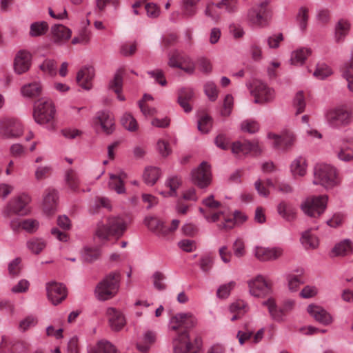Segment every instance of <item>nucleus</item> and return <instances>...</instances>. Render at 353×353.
<instances>
[{
	"mask_svg": "<svg viewBox=\"0 0 353 353\" xmlns=\"http://www.w3.org/2000/svg\"><path fill=\"white\" fill-rule=\"evenodd\" d=\"M46 291L48 299L54 305H57L67 296V290L62 283L54 281L46 283Z\"/></svg>",
	"mask_w": 353,
	"mask_h": 353,
	"instance_id": "dca6fc26",
	"label": "nucleus"
},
{
	"mask_svg": "<svg viewBox=\"0 0 353 353\" xmlns=\"http://www.w3.org/2000/svg\"><path fill=\"white\" fill-rule=\"evenodd\" d=\"M100 207H103L107 209H111L110 201L108 198L105 197H97L93 204H91V209L92 213L97 212V209Z\"/></svg>",
	"mask_w": 353,
	"mask_h": 353,
	"instance_id": "338daca9",
	"label": "nucleus"
},
{
	"mask_svg": "<svg viewBox=\"0 0 353 353\" xmlns=\"http://www.w3.org/2000/svg\"><path fill=\"white\" fill-rule=\"evenodd\" d=\"M204 92L210 101H215L219 95L216 85L213 81H207L203 86Z\"/></svg>",
	"mask_w": 353,
	"mask_h": 353,
	"instance_id": "13d9d810",
	"label": "nucleus"
},
{
	"mask_svg": "<svg viewBox=\"0 0 353 353\" xmlns=\"http://www.w3.org/2000/svg\"><path fill=\"white\" fill-rule=\"evenodd\" d=\"M301 243L306 250H314L318 248L319 244V239L313 233L312 229L307 230L302 233Z\"/></svg>",
	"mask_w": 353,
	"mask_h": 353,
	"instance_id": "7c9ffc66",
	"label": "nucleus"
},
{
	"mask_svg": "<svg viewBox=\"0 0 353 353\" xmlns=\"http://www.w3.org/2000/svg\"><path fill=\"white\" fill-rule=\"evenodd\" d=\"M324 117L327 125L336 129L345 127L351 121V113L343 106L328 108L325 112Z\"/></svg>",
	"mask_w": 353,
	"mask_h": 353,
	"instance_id": "0eeeda50",
	"label": "nucleus"
},
{
	"mask_svg": "<svg viewBox=\"0 0 353 353\" xmlns=\"http://www.w3.org/2000/svg\"><path fill=\"white\" fill-rule=\"evenodd\" d=\"M93 353H120L115 346L107 340L99 341L93 350Z\"/></svg>",
	"mask_w": 353,
	"mask_h": 353,
	"instance_id": "a18cd8bd",
	"label": "nucleus"
},
{
	"mask_svg": "<svg viewBox=\"0 0 353 353\" xmlns=\"http://www.w3.org/2000/svg\"><path fill=\"white\" fill-rule=\"evenodd\" d=\"M181 184V181L177 176H171L167 179L165 182V186L170 189L169 191H162L160 192L164 196H173L176 195V190Z\"/></svg>",
	"mask_w": 353,
	"mask_h": 353,
	"instance_id": "ea45409f",
	"label": "nucleus"
},
{
	"mask_svg": "<svg viewBox=\"0 0 353 353\" xmlns=\"http://www.w3.org/2000/svg\"><path fill=\"white\" fill-rule=\"evenodd\" d=\"M108 186L111 190H114L117 194H124L125 192V188L124 183L121 180V177H117L116 174H110V181L108 182Z\"/></svg>",
	"mask_w": 353,
	"mask_h": 353,
	"instance_id": "3c124183",
	"label": "nucleus"
},
{
	"mask_svg": "<svg viewBox=\"0 0 353 353\" xmlns=\"http://www.w3.org/2000/svg\"><path fill=\"white\" fill-rule=\"evenodd\" d=\"M168 64L170 67L181 68L188 73H192L194 70V64L191 59L178 52L170 57Z\"/></svg>",
	"mask_w": 353,
	"mask_h": 353,
	"instance_id": "6ab92c4d",
	"label": "nucleus"
},
{
	"mask_svg": "<svg viewBox=\"0 0 353 353\" xmlns=\"http://www.w3.org/2000/svg\"><path fill=\"white\" fill-rule=\"evenodd\" d=\"M43 92V85L40 81L28 83L21 86L20 93L24 98L35 99L39 97Z\"/></svg>",
	"mask_w": 353,
	"mask_h": 353,
	"instance_id": "bb28decb",
	"label": "nucleus"
},
{
	"mask_svg": "<svg viewBox=\"0 0 353 353\" xmlns=\"http://www.w3.org/2000/svg\"><path fill=\"white\" fill-rule=\"evenodd\" d=\"M202 204L205 208L200 207L199 210L208 222H217L220 220L221 216H223L222 211H216L221 207V203L214 199V195L211 194L203 199Z\"/></svg>",
	"mask_w": 353,
	"mask_h": 353,
	"instance_id": "9d476101",
	"label": "nucleus"
},
{
	"mask_svg": "<svg viewBox=\"0 0 353 353\" xmlns=\"http://www.w3.org/2000/svg\"><path fill=\"white\" fill-rule=\"evenodd\" d=\"M268 3L261 2L252 6L248 12L249 24L256 28H263L268 24Z\"/></svg>",
	"mask_w": 353,
	"mask_h": 353,
	"instance_id": "1a4fd4ad",
	"label": "nucleus"
},
{
	"mask_svg": "<svg viewBox=\"0 0 353 353\" xmlns=\"http://www.w3.org/2000/svg\"><path fill=\"white\" fill-rule=\"evenodd\" d=\"M250 94L254 97V103L264 104L272 101L275 97L274 90L265 83L254 81L250 88Z\"/></svg>",
	"mask_w": 353,
	"mask_h": 353,
	"instance_id": "9b49d317",
	"label": "nucleus"
},
{
	"mask_svg": "<svg viewBox=\"0 0 353 353\" xmlns=\"http://www.w3.org/2000/svg\"><path fill=\"white\" fill-rule=\"evenodd\" d=\"M222 12L233 14L238 12L239 8V0H221L218 2Z\"/></svg>",
	"mask_w": 353,
	"mask_h": 353,
	"instance_id": "8fccbe9b",
	"label": "nucleus"
},
{
	"mask_svg": "<svg viewBox=\"0 0 353 353\" xmlns=\"http://www.w3.org/2000/svg\"><path fill=\"white\" fill-rule=\"evenodd\" d=\"M312 54L310 48H301L292 52L290 61L292 65H301Z\"/></svg>",
	"mask_w": 353,
	"mask_h": 353,
	"instance_id": "f704fd0d",
	"label": "nucleus"
},
{
	"mask_svg": "<svg viewBox=\"0 0 353 353\" xmlns=\"http://www.w3.org/2000/svg\"><path fill=\"white\" fill-rule=\"evenodd\" d=\"M39 69L46 74L54 76L57 72V65L54 60L46 59L39 65Z\"/></svg>",
	"mask_w": 353,
	"mask_h": 353,
	"instance_id": "6e6d98bb",
	"label": "nucleus"
},
{
	"mask_svg": "<svg viewBox=\"0 0 353 353\" xmlns=\"http://www.w3.org/2000/svg\"><path fill=\"white\" fill-rule=\"evenodd\" d=\"M296 19L299 22L300 28L303 30L307 26L308 20V9L305 7H301L299 10Z\"/></svg>",
	"mask_w": 353,
	"mask_h": 353,
	"instance_id": "774afa93",
	"label": "nucleus"
},
{
	"mask_svg": "<svg viewBox=\"0 0 353 353\" xmlns=\"http://www.w3.org/2000/svg\"><path fill=\"white\" fill-rule=\"evenodd\" d=\"M65 185L72 191L77 192L79 190L80 179L78 174L72 169L65 171L64 176Z\"/></svg>",
	"mask_w": 353,
	"mask_h": 353,
	"instance_id": "72a5a7b5",
	"label": "nucleus"
},
{
	"mask_svg": "<svg viewBox=\"0 0 353 353\" xmlns=\"http://www.w3.org/2000/svg\"><path fill=\"white\" fill-rule=\"evenodd\" d=\"M259 129V123L254 120H245L241 123V130L243 132L253 134L256 132Z\"/></svg>",
	"mask_w": 353,
	"mask_h": 353,
	"instance_id": "680f3d73",
	"label": "nucleus"
},
{
	"mask_svg": "<svg viewBox=\"0 0 353 353\" xmlns=\"http://www.w3.org/2000/svg\"><path fill=\"white\" fill-rule=\"evenodd\" d=\"M128 223L120 216H110L105 221L97 223L94 236L103 243L111 239L118 240L126 231Z\"/></svg>",
	"mask_w": 353,
	"mask_h": 353,
	"instance_id": "f257e3e1",
	"label": "nucleus"
},
{
	"mask_svg": "<svg viewBox=\"0 0 353 353\" xmlns=\"http://www.w3.org/2000/svg\"><path fill=\"white\" fill-rule=\"evenodd\" d=\"M94 70L92 67H84L77 74V82L83 89L89 90L92 87Z\"/></svg>",
	"mask_w": 353,
	"mask_h": 353,
	"instance_id": "a878e982",
	"label": "nucleus"
},
{
	"mask_svg": "<svg viewBox=\"0 0 353 353\" xmlns=\"http://www.w3.org/2000/svg\"><path fill=\"white\" fill-rule=\"evenodd\" d=\"M203 13L207 18L218 23L221 20L222 11L218 2L209 1L205 6Z\"/></svg>",
	"mask_w": 353,
	"mask_h": 353,
	"instance_id": "c756f323",
	"label": "nucleus"
},
{
	"mask_svg": "<svg viewBox=\"0 0 353 353\" xmlns=\"http://www.w3.org/2000/svg\"><path fill=\"white\" fill-rule=\"evenodd\" d=\"M262 305L268 308L269 314L273 321L278 323H282L285 321L286 314L282 307H278L274 299L272 297L268 298L262 302Z\"/></svg>",
	"mask_w": 353,
	"mask_h": 353,
	"instance_id": "393cba45",
	"label": "nucleus"
},
{
	"mask_svg": "<svg viewBox=\"0 0 353 353\" xmlns=\"http://www.w3.org/2000/svg\"><path fill=\"white\" fill-rule=\"evenodd\" d=\"M224 218V222L218 225V227L221 230H230L236 223H242L247 219V216L240 212H235L234 219Z\"/></svg>",
	"mask_w": 353,
	"mask_h": 353,
	"instance_id": "58836bf2",
	"label": "nucleus"
},
{
	"mask_svg": "<svg viewBox=\"0 0 353 353\" xmlns=\"http://www.w3.org/2000/svg\"><path fill=\"white\" fill-rule=\"evenodd\" d=\"M234 105V98L232 94H227L223 100V108L221 110V114L224 117L229 116L232 110Z\"/></svg>",
	"mask_w": 353,
	"mask_h": 353,
	"instance_id": "0e129e2a",
	"label": "nucleus"
},
{
	"mask_svg": "<svg viewBox=\"0 0 353 353\" xmlns=\"http://www.w3.org/2000/svg\"><path fill=\"white\" fill-rule=\"evenodd\" d=\"M288 288L291 292H296L299 286L304 283L301 274L289 273L285 275Z\"/></svg>",
	"mask_w": 353,
	"mask_h": 353,
	"instance_id": "49530a36",
	"label": "nucleus"
},
{
	"mask_svg": "<svg viewBox=\"0 0 353 353\" xmlns=\"http://www.w3.org/2000/svg\"><path fill=\"white\" fill-rule=\"evenodd\" d=\"M192 181L200 188H207L211 183L210 166L205 161L202 162L192 171Z\"/></svg>",
	"mask_w": 353,
	"mask_h": 353,
	"instance_id": "4468645a",
	"label": "nucleus"
},
{
	"mask_svg": "<svg viewBox=\"0 0 353 353\" xmlns=\"http://www.w3.org/2000/svg\"><path fill=\"white\" fill-rule=\"evenodd\" d=\"M28 249L33 254H39L47 245L46 241L42 238L34 237L26 243Z\"/></svg>",
	"mask_w": 353,
	"mask_h": 353,
	"instance_id": "37998d69",
	"label": "nucleus"
},
{
	"mask_svg": "<svg viewBox=\"0 0 353 353\" xmlns=\"http://www.w3.org/2000/svg\"><path fill=\"white\" fill-rule=\"evenodd\" d=\"M48 30V25L46 21H37L30 26L29 34L32 37H39L45 34Z\"/></svg>",
	"mask_w": 353,
	"mask_h": 353,
	"instance_id": "09e8293b",
	"label": "nucleus"
},
{
	"mask_svg": "<svg viewBox=\"0 0 353 353\" xmlns=\"http://www.w3.org/2000/svg\"><path fill=\"white\" fill-rule=\"evenodd\" d=\"M341 179L338 170L327 163H317L314 168V185H321L326 190H331L339 185Z\"/></svg>",
	"mask_w": 353,
	"mask_h": 353,
	"instance_id": "f03ea898",
	"label": "nucleus"
},
{
	"mask_svg": "<svg viewBox=\"0 0 353 353\" xmlns=\"http://www.w3.org/2000/svg\"><path fill=\"white\" fill-rule=\"evenodd\" d=\"M157 335L156 333L153 331L148 330L144 332L142 343H137V348L138 350L142 352H147L150 346L156 341Z\"/></svg>",
	"mask_w": 353,
	"mask_h": 353,
	"instance_id": "a19ab883",
	"label": "nucleus"
},
{
	"mask_svg": "<svg viewBox=\"0 0 353 353\" xmlns=\"http://www.w3.org/2000/svg\"><path fill=\"white\" fill-rule=\"evenodd\" d=\"M121 123L123 127L130 132H135L139 125L135 118L128 112L124 113L121 118Z\"/></svg>",
	"mask_w": 353,
	"mask_h": 353,
	"instance_id": "de8ad7c7",
	"label": "nucleus"
},
{
	"mask_svg": "<svg viewBox=\"0 0 353 353\" xmlns=\"http://www.w3.org/2000/svg\"><path fill=\"white\" fill-rule=\"evenodd\" d=\"M247 283L250 294L254 297H264L271 292V283L262 274L249 279Z\"/></svg>",
	"mask_w": 353,
	"mask_h": 353,
	"instance_id": "f8f14e48",
	"label": "nucleus"
},
{
	"mask_svg": "<svg viewBox=\"0 0 353 353\" xmlns=\"http://www.w3.org/2000/svg\"><path fill=\"white\" fill-rule=\"evenodd\" d=\"M328 196L325 194L310 196L301 203L303 212L311 217H319L323 214L327 208Z\"/></svg>",
	"mask_w": 353,
	"mask_h": 353,
	"instance_id": "6e6552de",
	"label": "nucleus"
},
{
	"mask_svg": "<svg viewBox=\"0 0 353 353\" xmlns=\"http://www.w3.org/2000/svg\"><path fill=\"white\" fill-rule=\"evenodd\" d=\"M342 76L347 81V87L353 92V63L348 62L344 64L341 68Z\"/></svg>",
	"mask_w": 353,
	"mask_h": 353,
	"instance_id": "5fc2aeb1",
	"label": "nucleus"
},
{
	"mask_svg": "<svg viewBox=\"0 0 353 353\" xmlns=\"http://www.w3.org/2000/svg\"><path fill=\"white\" fill-rule=\"evenodd\" d=\"M120 275L117 272H112L105 276L96 286L94 295L102 301L114 297L119 290Z\"/></svg>",
	"mask_w": 353,
	"mask_h": 353,
	"instance_id": "7ed1b4c3",
	"label": "nucleus"
},
{
	"mask_svg": "<svg viewBox=\"0 0 353 353\" xmlns=\"http://www.w3.org/2000/svg\"><path fill=\"white\" fill-rule=\"evenodd\" d=\"M332 73L331 68L323 63L316 65L315 71L313 73L314 77L319 79H324Z\"/></svg>",
	"mask_w": 353,
	"mask_h": 353,
	"instance_id": "052dcab7",
	"label": "nucleus"
},
{
	"mask_svg": "<svg viewBox=\"0 0 353 353\" xmlns=\"http://www.w3.org/2000/svg\"><path fill=\"white\" fill-rule=\"evenodd\" d=\"M248 304L242 299H238L232 302L229 306V310L231 313H237L244 315L249 311Z\"/></svg>",
	"mask_w": 353,
	"mask_h": 353,
	"instance_id": "864d4df0",
	"label": "nucleus"
},
{
	"mask_svg": "<svg viewBox=\"0 0 353 353\" xmlns=\"http://www.w3.org/2000/svg\"><path fill=\"white\" fill-rule=\"evenodd\" d=\"M212 127V119L208 114L202 115L198 120V130L203 134L208 133Z\"/></svg>",
	"mask_w": 353,
	"mask_h": 353,
	"instance_id": "4d7b16f0",
	"label": "nucleus"
},
{
	"mask_svg": "<svg viewBox=\"0 0 353 353\" xmlns=\"http://www.w3.org/2000/svg\"><path fill=\"white\" fill-rule=\"evenodd\" d=\"M279 214L286 221H291L295 219L296 208L290 203L281 201L277 206Z\"/></svg>",
	"mask_w": 353,
	"mask_h": 353,
	"instance_id": "2f4dec72",
	"label": "nucleus"
},
{
	"mask_svg": "<svg viewBox=\"0 0 353 353\" xmlns=\"http://www.w3.org/2000/svg\"><path fill=\"white\" fill-rule=\"evenodd\" d=\"M105 314L110 328L116 332L120 331L125 325V319L123 313L118 309L109 307Z\"/></svg>",
	"mask_w": 353,
	"mask_h": 353,
	"instance_id": "aec40b11",
	"label": "nucleus"
},
{
	"mask_svg": "<svg viewBox=\"0 0 353 353\" xmlns=\"http://www.w3.org/2000/svg\"><path fill=\"white\" fill-rule=\"evenodd\" d=\"M283 254L281 247L265 248L257 246L254 250L255 257L261 261H274L280 258Z\"/></svg>",
	"mask_w": 353,
	"mask_h": 353,
	"instance_id": "f3484780",
	"label": "nucleus"
},
{
	"mask_svg": "<svg viewBox=\"0 0 353 353\" xmlns=\"http://www.w3.org/2000/svg\"><path fill=\"white\" fill-rule=\"evenodd\" d=\"M51 32L55 42L68 40L70 38L72 34L70 29L61 24L52 26Z\"/></svg>",
	"mask_w": 353,
	"mask_h": 353,
	"instance_id": "473e14b6",
	"label": "nucleus"
},
{
	"mask_svg": "<svg viewBox=\"0 0 353 353\" xmlns=\"http://www.w3.org/2000/svg\"><path fill=\"white\" fill-rule=\"evenodd\" d=\"M201 0H181V8L183 16L192 17L197 14L198 3Z\"/></svg>",
	"mask_w": 353,
	"mask_h": 353,
	"instance_id": "e433bc0d",
	"label": "nucleus"
},
{
	"mask_svg": "<svg viewBox=\"0 0 353 353\" xmlns=\"http://www.w3.org/2000/svg\"><path fill=\"white\" fill-rule=\"evenodd\" d=\"M23 127L20 121L13 118L0 119V136L4 139H14L22 135Z\"/></svg>",
	"mask_w": 353,
	"mask_h": 353,
	"instance_id": "ddd939ff",
	"label": "nucleus"
},
{
	"mask_svg": "<svg viewBox=\"0 0 353 353\" xmlns=\"http://www.w3.org/2000/svg\"><path fill=\"white\" fill-rule=\"evenodd\" d=\"M95 124L99 125L103 132L107 134H112L115 129L114 117L106 110L97 112L95 117Z\"/></svg>",
	"mask_w": 353,
	"mask_h": 353,
	"instance_id": "5701e85b",
	"label": "nucleus"
},
{
	"mask_svg": "<svg viewBox=\"0 0 353 353\" xmlns=\"http://www.w3.org/2000/svg\"><path fill=\"white\" fill-rule=\"evenodd\" d=\"M52 171V167L50 165H37L35 166L34 177L37 181H41L46 179Z\"/></svg>",
	"mask_w": 353,
	"mask_h": 353,
	"instance_id": "bf43d9fd",
	"label": "nucleus"
},
{
	"mask_svg": "<svg viewBox=\"0 0 353 353\" xmlns=\"http://www.w3.org/2000/svg\"><path fill=\"white\" fill-rule=\"evenodd\" d=\"M307 311L316 321L324 325H328L333 321L332 315L320 305L310 304L307 306Z\"/></svg>",
	"mask_w": 353,
	"mask_h": 353,
	"instance_id": "b1692460",
	"label": "nucleus"
},
{
	"mask_svg": "<svg viewBox=\"0 0 353 353\" xmlns=\"http://www.w3.org/2000/svg\"><path fill=\"white\" fill-rule=\"evenodd\" d=\"M31 201V197L26 193L20 194L12 198L2 211V214L6 218H10L14 215L23 216L30 212L29 203Z\"/></svg>",
	"mask_w": 353,
	"mask_h": 353,
	"instance_id": "423d86ee",
	"label": "nucleus"
},
{
	"mask_svg": "<svg viewBox=\"0 0 353 353\" xmlns=\"http://www.w3.org/2000/svg\"><path fill=\"white\" fill-rule=\"evenodd\" d=\"M262 149L256 141L234 142L232 146V152L236 154H248L252 153L254 155L261 154Z\"/></svg>",
	"mask_w": 353,
	"mask_h": 353,
	"instance_id": "4be33fe9",
	"label": "nucleus"
},
{
	"mask_svg": "<svg viewBox=\"0 0 353 353\" xmlns=\"http://www.w3.org/2000/svg\"><path fill=\"white\" fill-rule=\"evenodd\" d=\"M55 108L51 101L41 99L35 102L33 110L34 121L49 130L54 128Z\"/></svg>",
	"mask_w": 353,
	"mask_h": 353,
	"instance_id": "20e7f679",
	"label": "nucleus"
},
{
	"mask_svg": "<svg viewBox=\"0 0 353 353\" xmlns=\"http://www.w3.org/2000/svg\"><path fill=\"white\" fill-rule=\"evenodd\" d=\"M144 223L148 230L158 237L165 239V224L162 221L157 217L148 216L145 217Z\"/></svg>",
	"mask_w": 353,
	"mask_h": 353,
	"instance_id": "cd10ccee",
	"label": "nucleus"
},
{
	"mask_svg": "<svg viewBox=\"0 0 353 353\" xmlns=\"http://www.w3.org/2000/svg\"><path fill=\"white\" fill-rule=\"evenodd\" d=\"M294 105L296 108V114H301L305 110V102L303 92L302 91H299L296 94L294 99Z\"/></svg>",
	"mask_w": 353,
	"mask_h": 353,
	"instance_id": "69168bd1",
	"label": "nucleus"
},
{
	"mask_svg": "<svg viewBox=\"0 0 353 353\" xmlns=\"http://www.w3.org/2000/svg\"><path fill=\"white\" fill-rule=\"evenodd\" d=\"M352 243L349 239H345L333 248L332 252L334 256H344L352 253Z\"/></svg>",
	"mask_w": 353,
	"mask_h": 353,
	"instance_id": "79ce46f5",
	"label": "nucleus"
},
{
	"mask_svg": "<svg viewBox=\"0 0 353 353\" xmlns=\"http://www.w3.org/2000/svg\"><path fill=\"white\" fill-rule=\"evenodd\" d=\"M290 170L294 176H303L307 172V163L305 159L299 157L291 163Z\"/></svg>",
	"mask_w": 353,
	"mask_h": 353,
	"instance_id": "4c0bfd02",
	"label": "nucleus"
},
{
	"mask_svg": "<svg viewBox=\"0 0 353 353\" xmlns=\"http://www.w3.org/2000/svg\"><path fill=\"white\" fill-rule=\"evenodd\" d=\"M161 176V171L159 168L149 166L145 168L143 179L144 182L148 185H153Z\"/></svg>",
	"mask_w": 353,
	"mask_h": 353,
	"instance_id": "c9c22d12",
	"label": "nucleus"
},
{
	"mask_svg": "<svg viewBox=\"0 0 353 353\" xmlns=\"http://www.w3.org/2000/svg\"><path fill=\"white\" fill-rule=\"evenodd\" d=\"M59 192L54 188H47L45 190L43 200V209L44 212L50 215L54 214L57 209Z\"/></svg>",
	"mask_w": 353,
	"mask_h": 353,
	"instance_id": "412c9836",
	"label": "nucleus"
},
{
	"mask_svg": "<svg viewBox=\"0 0 353 353\" xmlns=\"http://www.w3.org/2000/svg\"><path fill=\"white\" fill-rule=\"evenodd\" d=\"M178 103L185 112L192 111L190 101L193 99L194 93L190 88H183L179 90Z\"/></svg>",
	"mask_w": 353,
	"mask_h": 353,
	"instance_id": "c85d7f7f",
	"label": "nucleus"
},
{
	"mask_svg": "<svg viewBox=\"0 0 353 353\" xmlns=\"http://www.w3.org/2000/svg\"><path fill=\"white\" fill-rule=\"evenodd\" d=\"M350 28V23L345 19H341L338 21L335 28V39L340 42L347 34Z\"/></svg>",
	"mask_w": 353,
	"mask_h": 353,
	"instance_id": "c03bdc74",
	"label": "nucleus"
},
{
	"mask_svg": "<svg viewBox=\"0 0 353 353\" xmlns=\"http://www.w3.org/2000/svg\"><path fill=\"white\" fill-rule=\"evenodd\" d=\"M268 137L270 139L273 140L274 148L282 150L292 148L296 141V135L290 130H285L281 134L269 133Z\"/></svg>",
	"mask_w": 353,
	"mask_h": 353,
	"instance_id": "2eb2a0df",
	"label": "nucleus"
},
{
	"mask_svg": "<svg viewBox=\"0 0 353 353\" xmlns=\"http://www.w3.org/2000/svg\"><path fill=\"white\" fill-rule=\"evenodd\" d=\"M174 353H199L202 350L203 341L200 336L190 339L185 330L174 339Z\"/></svg>",
	"mask_w": 353,
	"mask_h": 353,
	"instance_id": "39448f33",
	"label": "nucleus"
},
{
	"mask_svg": "<svg viewBox=\"0 0 353 353\" xmlns=\"http://www.w3.org/2000/svg\"><path fill=\"white\" fill-rule=\"evenodd\" d=\"M123 75V70L122 69L118 70L114 74V78L109 83L110 89L112 90L115 93L121 92Z\"/></svg>",
	"mask_w": 353,
	"mask_h": 353,
	"instance_id": "603ef678",
	"label": "nucleus"
},
{
	"mask_svg": "<svg viewBox=\"0 0 353 353\" xmlns=\"http://www.w3.org/2000/svg\"><path fill=\"white\" fill-rule=\"evenodd\" d=\"M32 55L27 50H19L14 59V71L17 74H22L29 70L31 66Z\"/></svg>",
	"mask_w": 353,
	"mask_h": 353,
	"instance_id": "a211bd4d",
	"label": "nucleus"
},
{
	"mask_svg": "<svg viewBox=\"0 0 353 353\" xmlns=\"http://www.w3.org/2000/svg\"><path fill=\"white\" fill-rule=\"evenodd\" d=\"M234 281L221 285L217 290L216 295L220 299H226L230 294L231 290L234 288Z\"/></svg>",
	"mask_w": 353,
	"mask_h": 353,
	"instance_id": "e2e57ef3",
	"label": "nucleus"
}]
</instances>
